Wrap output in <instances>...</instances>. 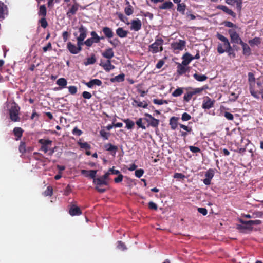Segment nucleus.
Here are the masks:
<instances>
[{
  "mask_svg": "<svg viewBox=\"0 0 263 263\" xmlns=\"http://www.w3.org/2000/svg\"><path fill=\"white\" fill-rule=\"evenodd\" d=\"M144 174V170L140 168L136 170L135 173V176L138 178H140Z\"/></svg>",
  "mask_w": 263,
  "mask_h": 263,
  "instance_id": "51",
  "label": "nucleus"
},
{
  "mask_svg": "<svg viewBox=\"0 0 263 263\" xmlns=\"http://www.w3.org/2000/svg\"><path fill=\"white\" fill-rule=\"evenodd\" d=\"M102 55L107 60H111L114 57V52L112 48H108L106 49L102 52Z\"/></svg>",
  "mask_w": 263,
  "mask_h": 263,
  "instance_id": "11",
  "label": "nucleus"
},
{
  "mask_svg": "<svg viewBox=\"0 0 263 263\" xmlns=\"http://www.w3.org/2000/svg\"><path fill=\"white\" fill-rule=\"evenodd\" d=\"M96 62V59L94 57H91L90 58H88L87 59V61L85 62V65H88L90 64H93Z\"/></svg>",
  "mask_w": 263,
  "mask_h": 263,
  "instance_id": "48",
  "label": "nucleus"
},
{
  "mask_svg": "<svg viewBox=\"0 0 263 263\" xmlns=\"http://www.w3.org/2000/svg\"><path fill=\"white\" fill-rule=\"evenodd\" d=\"M224 117L229 120H232L234 118L233 115L229 112H224Z\"/></svg>",
  "mask_w": 263,
  "mask_h": 263,
  "instance_id": "64",
  "label": "nucleus"
},
{
  "mask_svg": "<svg viewBox=\"0 0 263 263\" xmlns=\"http://www.w3.org/2000/svg\"><path fill=\"white\" fill-rule=\"evenodd\" d=\"M250 92L251 95L255 98L258 99L259 98L258 92L255 91L252 86H250Z\"/></svg>",
  "mask_w": 263,
  "mask_h": 263,
  "instance_id": "47",
  "label": "nucleus"
},
{
  "mask_svg": "<svg viewBox=\"0 0 263 263\" xmlns=\"http://www.w3.org/2000/svg\"><path fill=\"white\" fill-rule=\"evenodd\" d=\"M133 105L146 108L148 106V103L145 101L142 102L139 100H134L133 102Z\"/></svg>",
  "mask_w": 263,
  "mask_h": 263,
  "instance_id": "24",
  "label": "nucleus"
},
{
  "mask_svg": "<svg viewBox=\"0 0 263 263\" xmlns=\"http://www.w3.org/2000/svg\"><path fill=\"white\" fill-rule=\"evenodd\" d=\"M182 64L187 65L192 60H194L193 57L189 53H186L183 56Z\"/></svg>",
  "mask_w": 263,
  "mask_h": 263,
  "instance_id": "22",
  "label": "nucleus"
},
{
  "mask_svg": "<svg viewBox=\"0 0 263 263\" xmlns=\"http://www.w3.org/2000/svg\"><path fill=\"white\" fill-rule=\"evenodd\" d=\"M90 35L91 36V37H95V38H97L98 39V40H104L105 37L104 36H100L98 35V34L96 33V31H91L90 32Z\"/></svg>",
  "mask_w": 263,
  "mask_h": 263,
  "instance_id": "53",
  "label": "nucleus"
},
{
  "mask_svg": "<svg viewBox=\"0 0 263 263\" xmlns=\"http://www.w3.org/2000/svg\"><path fill=\"white\" fill-rule=\"evenodd\" d=\"M261 43V40L259 37H254L252 40L249 41V43L251 46H254V45H258L260 44Z\"/></svg>",
  "mask_w": 263,
  "mask_h": 263,
  "instance_id": "39",
  "label": "nucleus"
},
{
  "mask_svg": "<svg viewBox=\"0 0 263 263\" xmlns=\"http://www.w3.org/2000/svg\"><path fill=\"white\" fill-rule=\"evenodd\" d=\"M46 8L45 5H43L40 6L39 8V11L38 12V15L43 17H45L46 15Z\"/></svg>",
  "mask_w": 263,
  "mask_h": 263,
  "instance_id": "36",
  "label": "nucleus"
},
{
  "mask_svg": "<svg viewBox=\"0 0 263 263\" xmlns=\"http://www.w3.org/2000/svg\"><path fill=\"white\" fill-rule=\"evenodd\" d=\"M67 6L70 8L66 12V15L68 18H71L72 15L76 14L80 5L76 0H73V4L72 5L70 4H68Z\"/></svg>",
  "mask_w": 263,
  "mask_h": 263,
  "instance_id": "4",
  "label": "nucleus"
},
{
  "mask_svg": "<svg viewBox=\"0 0 263 263\" xmlns=\"http://www.w3.org/2000/svg\"><path fill=\"white\" fill-rule=\"evenodd\" d=\"M39 143L42 145L41 150L46 153L48 151V146L51 144L52 141L48 139H41L39 140Z\"/></svg>",
  "mask_w": 263,
  "mask_h": 263,
  "instance_id": "6",
  "label": "nucleus"
},
{
  "mask_svg": "<svg viewBox=\"0 0 263 263\" xmlns=\"http://www.w3.org/2000/svg\"><path fill=\"white\" fill-rule=\"evenodd\" d=\"M104 148L106 151L110 152L113 156L116 155L118 150V147L117 146L113 145L110 143L106 144L104 145Z\"/></svg>",
  "mask_w": 263,
  "mask_h": 263,
  "instance_id": "16",
  "label": "nucleus"
},
{
  "mask_svg": "<svg viewBox=\"0 0 263 263\" xmlns=\"http://www.w3.org/2000/svg\"><path fill=\"white\" fill-rule=\"evenodd\" d=\"M226 3L230 5H236L238 11H240L242 8V0H226Z\"/></svg>",
  "mask_w": 263,
  "mask_h": 263,
  "instance_id": "14",
  "label": "nucleus"
},
{
  "mask_svg": "<svg viewBox=\"0 0 263 263\" xmlns=\"http://www.w3.org/2000/svg\"><path fill=\"white\" fill-rule=\"evenodd\" d=\"M102 31L104 34V37H105L108 39L113 37L114 33L112 29L108 27H103L102 28Z\"/></svg>",
  "mask_w": 263,
  "mask_h": 263,
  "instance_id": "13",
  "label": "nucleus"
},
{
  "mask_svg": "<svg viewBox=\"0 0 263 263\" xmlns=\"http://www.w3.org/2000/svg\"><path fill=\"white\" fill-rule=\"evenodd\" d=\"M20 110L18 105L15 103H13L9 111L10 118L12 121H20V118L18 116Z\"/></svg>",
  "mask_w": 263,
  "mask_h": 263,
  "instance_id": "3",
  "label": "nucleus"
},
{
  "mask_svg": "<svg viewBox=\"0 0 263 263\" xmlns=\"http://www.w3.org/2000/svg\"><path fill=\"white\" fill-rule=\"evenodd\" d=\"M242 224L245 225H248L250 226L254 225H259L261 223V221L260 220H249V221H241Z\"/></svg>",
  "mask_w": 263,
  "mask_h": 263,
  "instance_id": "30",
  "label": "nucleus"
},
{
  "mask_svg": "<svg viewBox=\"0 0 263 263\" xmlns=\"http://www.w3.org/2000/svg\"><path fill=\"white\" fill-rule=\"evenodd\" d=\"M181 64L178 63L177 67V72L179 75H182L188 70V67Z\"/></svg>",
  "mask_w": 263,
  "mask_h": 263,
  "instance_id": "21",
  "label": "nucleus"
},
{
  "mask_svg": "<svg viewBox=\"0 0 263 263\" xmlns=\"http://www.w3.org/2000/svg\"><path fill=\"white\" fill-rule=\"evenodd\" d=\"M229 33L230 34L231 42L232 43L240 44L242 42L241 38L239 37L238 34L236 31L230 30L229 31Z\"/></svg>",
  "mask_w": 263,
  "mask_h": 263,
  "instance_id": "7",
  "label": "nucleus"
},
{
  "mask_svg": "<svg viewBox=\"0 0 263 263\" xmlns=\"http://www.w3.org/2000/svg\"><path fill=\"white\" fill-rule=\"evenodd\" d=\"M6 8V7L4 6V3L0 2V17H3Z\"/></svg>",
  "mask_w": 263,
  "mask_h": 263,
  "instance_id": "55",
  "label": "nucleus"
},
{
  "mask_svg": "<svg viewBox=\"0 0 263 263\" xmlns=\"http://www.w3.org/2000/svg\"><path fill=\"white\" fill-rule=\"evenodd\" d=\"M130 29L134 31H138L141 29L142 23L141 20L138 18L132 20L130 23Z\"/></svg>",
  "mask_w": 263,
  "mask_h": 263,
  "instance_id": "8",
  "label": "nucleus"
},
{
  "mask_svg": "<svg viewBox=\"0 0 263 263\" xmlns=\"http://www.w3.org/2000/svg\"><path fill=\"white\" fill-rule=\"evenodd\" d=\"M163 42L164 41L162 39L157 36L155 42L148 46V51L153 54L162 51Z\"/></svg>",
  "mask_w": 263,
  "mask_h": 263,
  "instance_id": "2",
  "label": "nucleus"
},
{
  "mask_svg": "<svg viewBox=\"0 0 263 263\" xmlns=\"http://www.w3.org/2000/svg\"><path fill=\"white\" fill-rule=\"evenodd\" d=\"M240 45H241L243 49V54L249 55L251 53V49L249 46L246 44L242 42Z\"/></svg>",
  "mask_w": 263,
  "mask_h": 263,
  "instance_id": "31",
  "label": "nucleus"
},
{
  "mask_svg": "<svg viewBox=\"0 0 263 263\" xmlns=\"http://www.w3.org/2000/svg\"><path fill=\"white\" fill-rule=\"evenodd\" d=\"M69 92L72 94L74 95L77 92V88L74 86H70L68 87Z\"/></svg>",
  "mask_w": 263,
  "mask_h": 263,
  "instance_id": "59",
  "label": "nucleus"
},
{
  "mask_svg": "<svg viewBox=\"0 0 263 263\" xmlns=\"http://www.w3.org/2000/svg\"><path fill=\"white\" fill-rule=\"evenodd\" d=\"M208 87L206 86H203L202 87L200 88H196L192 89L194 93V95L196 94H200L201 92H202L203 90L206 89Z\"/></svg>",
  "mask_w": 263,
  "mask_h": 263,
  "instance_id": "43",
  "label": "nucleus"
},
{
  "mask_svg": "<svg viewBox=\"0 0 263 263\" xmlns=\"http://www.w3.org/2000/svg\"><path fill=\"white\" fill-rule=\"evenodd\" d=\"M117 243H118L117 248L119 249H121L122 250H124L126 249L125 245L123 242H122L121 241H118Z\"/></svg>",
  "mask_w": 263,
  "mask_h": 263,
  "instance_id": "58",
  "label": "nucleus"
},
{
  "mask_svg": "<svg viewBox=\"0 0 263 263\" xmlns=\"http://www.w3.org/2000/svg\"><path fill=\"white\" fill-rule=\"evenodd\" d=\"M67 49L72 54H77L80 51V48H77V46L72 44L71 42L67 43Z\"/></svg>",
  "mask_w": 263,
  "mask_h": 263,
  "instance_id": "18",
  "label": "nucleus"
},
{
  "mask_svg": "<svg viewBox=\"0 0 263 263\" xmlns=\"http://www.w3.org/2000/svg\"><path fill=\"white\" fill-rule=\"evenodd\" d=\"M144 116L148 117L151 120L149 123L148 124V126H152L153 127H157L159 124V120L154 118L151 115L145 113Z\"/></svg>",
  "mask_w": 263,
  "mask_h": 263,
  "instance_id": "10",
  "label": "nucleus"
},
{
  "mask_svg": "<svg viewBox=\"0 0 263 263\" xmlns=\"http://www.w3.org/2000/svg\"><path fill=\"white\" fill-rule=\"evenodd\" d=\"M82 96L85 99H89L91 98L92 95L90 92L88 91H84L82 93Z\"/></svg>",
  "mask_w": 263,
  "mask_h": 263,
  "instance_id": "63",
  "label": "nucleus"
},
{
  "mask_svg": "<svg viewBox=\"0 0 263 263\" xmlns=\"http://www.w3.org/2000/svg\"><path fill=\"white\" fill-rule=\"evenodd\" d=\"M124 12L125 14L129 16L133 13V9L131 5L127 6L124 8Z\"/></svg>",
  "mask_w": 263,
  "mask_h": 263,
  "instance_id": "41",
  "label": "nucleus"
},
{
  "mask_svg": "<svg viewBox=\"0 0 263 263\" xmlns=\"http://www.w3.org/2000/svg\"><path fill=\"white\" fill-rule=\"evenodd\" d=\"M216 8L222 10L225 13L232 16L233 17H236V14L231 10L228 8V7L224 5H218Z\"/></svg>",
  "mask_w": 263,
  "mask_h": 263,
  "instance_id": "15",
  "label": "nucleus"
},
{
  "mask_svg": "<svg viewBox=\"0 0 263 263\" xmlns=\"http://www.w3.org/2000/svg\"><path fill=\"white\" fill-rule=\"evenodd\" d=\"M67 83V81L64 78H60L57 81V84L62 87H65Z\"/></svg>",
  "mask_w": 263,
  "mask_h": 263,
  "instance_id": "40",
  "label": "nucleus"
},
{
  "mask_svg": "<svg viewBox=\"0 0 263 263\" xmlns=\"http://www.w3.org/2000/svg\"><path fill=\"white\" fill-rule=\"evenodd\" d=\"M77 48H80V51L82 50V47L81 46L84 44V42H83V41L84 40L83 39H79V38H77Z\"/></svg>",
  "mask_w": 263,
  "mask_h": 263,
  "instance_id": "60",
  "label": "nucleus"
},
{
  "mask_svg": "<svg viewBox=\"0 0 263 263\" xmlns=\"http://www.w3.org/2000/svg\"><path fill=\"white\" fill-rule=\"evenodd\" d=\"M191 116L186 112H184L182 115L181 119L183 121H189V120L191 119Z\"/></svg>",
  "mask_w": 263,
  "mask_h": 263,
  "instance_id": "50",
  "label": "nucleus"
},
{
  "mask_svg": "<svg viewBox=\"0 0 263 263\" xmlns=\"http://www.w3.org/2000/svg\"><path fill=\"white\" fill-rule=\"evenodd\" d=\"M142 118L138 119L137 121L136 122V124L139 128H141L142 129H145L146 127L144 125L142 124Z\"/></svg>",
  "mask_w": 263,
  "mask_h": 263,
  "instance_id": "45",
  "label": "nucleus"
},
{
  "mask_svg": "<svg viewBox=\"0 0 263 263\" xmlns=\"http://www.w3.org/2000/svg\"><path fill=\"white\" fill-rule=\"evenodd\" d=\"M178 118L176 117H172L170 120V125L171 128L173 130H175L178 126Z\"/></svg>",
  "mask_w": 263,
  "mask_h": 263,
  "instance_id": "26",
  "label": "nucleus"
},
{
  "mask_svg": "<svg viewBox=\"0 0 263 263\" xmlns=\"http://www.w3.org/2000/svg\"><path fill=\"white\" fill-rule=\"evenodd\" d=\"M80 147L85 149H89L91 148L90 145L87 142H79Z\"/></svg>",
  "mask_w": 263,
  "mask_h": 263,
  "instance_id": "44",
  "label": "nucleus"
},
{
  "mask_svg": "<svg viewBox=\"0 0 263 263\" xmlns=\"http://www.w3.org/2000/svg\"><path fill=\"white\" fill-rule=\"evenodd\" d=\"M116 33L119 37L121 38H125L127 37L128 31L124 30L122 27H119L116 30Z\"/></svg>",
  "mask_w": 263,
  "mask_h": 263,
  "instance_id": "20",
  "label": "nucleus"
},
{
  "mask_svg": "<svg viewBox=\"0 0 263 263\" xmlns=\"http://www.w3.org/2000/svg\"><path fill=\"white\" fill-rule=\"evenodd\" d=\"M193 77L195 79L199 82L204 81L208 79V77L205 75L199 74L196 73L194 74Z\"/></svg>",
  "mask_w": 263,
  "mask_h": 263,
  "instance_id": "33",
  "label": "nucleus"
},
{
  "mask_svg": "<svg viewBox=\"0 0 263 263\" xmlns=\"http://www.w3.org/2000/svg\"><path fill=\"white\" fill-rule=\"evenodd\" d=\"M125 74L124 73L120 74L110 79V81L114 82H122L124 81Z\"/></svg>",
  "mask_w": 263,
  "mask_h": 263,
  "instance_id": "28",
  "label": "nucleus"
},
{
  "mask_svg": "<svg viewBox=\"0 0 263 263\" xmlns=\"http://www.w3.org/2000/svg\"><path fill=\"white\" fill-rule=\"evenodd\" d=\"M171 48L175 51H181L185 46V42L184 40H179L178 41L171 43Z\"/></svg>",
  "mask_w": 263,
  "mask_h": 263,
  "instance_id": "5",
  "label": "nucleus"
},
{
  "mask_svg": "<svg viewBox=\"0 0 263 263\" xmlns=\"http://www.w3.org/2000/svg\"><path fill=\"white\" fill-rule=\"evenodd\" d=\"M97 170H90V171H87L85 170H83L81 171V173L82 174H86V173H89L88 175H86V176H89L91 178L93 179V180H94V178H96V175L97 174Z\"/></svg>",
  "mask_w": 263,
  "mask_h": 263,
  "instance_id": "27",
  "label": "nucleus"
},
{
  "mask_svg": "<svg viewBox=\"0 0 263 263\" xmlns=\"http://www.w3.org/2000/svg\"><path fill=\"white\" fill-rule=\"evenodd\" d=\"M100 65L106 71H109L115 68V66L111 64L110 60H107L105 62L101 61Z\"/></svg>",
  "mask_w": 263,
  "mask_h": 263,
  "instance_id": "9",
  "label": "nucleus"
},
{
  "mask_svg": "<svg viewBox=\"0 0 263 263\" xmlns=\"http://www.w3.org/2000/svg\"><path fill=\"white\" fill-rule=\"evenodd\" d=\"M40 23L41 26L44 28H46L48 25V23L46 20L45 17H43L41 18V19L40 20Z\"/></svg>",
  "mask_w": 263,
  "mask_h": 263,
  "instance_id": "49",
  "label": "nucleus"
},
{
  "mask_svg": "<svg viewBox=\"0 0 263 263\" xmlns=\"http://www.w3.org/2000/svg\"><path fill=\"white\" fill-rule=\"evenodd\" d=\"M79 32L80 35L77 38L84 40L87 36V30L84 26L81 25L79 28Z\"/></svg>",
  "mask_w": 263,
  "mask_h": 263,
  "instance_id": "19",
  "label": "nucleus"
},
{
  "mask_svg": "<svg viewBox=\"0 0 263 263\" xmlns=\"http://www.w3.org/2000/svg\"><path fill=\"white\" fill-rule=\"evenodd\" d=\"M123 176L120 173L118 176L115 178L114 180L116 183H120L123 180Z\"/></svg>",
  "mask_w": 263,
  "mask_h": 263,
  "instance_id": "61",
  "label": "nucleus"
},
{
  "mask_svg": "<svg viewBox=\"0 0 263 263\" xmlns=\"http://www.w3.org/2000/svg\"><path fill=\"white\" fill-rule=\"evenodd\" d=\"M93 182L94 184L98 185H108V182L106 180H105L102 177L97 178H94V180H93Z\"/></svg>",
  "mask_w": 263,
  "mask_h": 263,
  "instance_id": "25",
  "label": "nucleus"
},
{
  "mask_svg": "<svg viewBox=\"0 0 263 263\" xmlns=\"http://www.w3.org/2000/svg\"><path fill=\"white\" fill-rule=\"evenodd\" d=\"M69 214L71 216L79 215L81 214L80 209L79 207L72 206L69 209Z\"/></svg>",
  "mask_w": 263,
  "mask_h": 263,
  "instance_id": "23",
  "label": "nucleus"
},
{
  "mask_svg": "<svg viewBox=\"0 0 263 263\" xmlns=\"http://www.w3.org/2000/svg\"><path fill=\"white\" fill-rule=\"evenodd\" d=\"M214 102V100L207 97L206 99L204 100L202 107L203 109H209L213 107Z\"/></svg>",
  "mask_w": 263,
  "mask_h": 263,
  "instance_id": "12",
  "label": "nucleus"
},
{
  "mask_svg": "<svg viewBox=\"0 0 263 263\" xmlns=\"http://www.w3.org/2000/svg\"><path fill=\"white\" fill-rule=\"evenodd\" d=\"M189 149L193 153H199L201 151L199 147H195L194 146H190Z\"/></svg>",
  "mask_w": 263,
  "mask_h": 263,
  "instance_id": "57",
  "label": "nucleus"
},
{
  "mask_svg": "<svg viewBox=\"0 0 263 263\" xmlns=\"http://www.w3.org/2000/svg\"><path fill=\"white\" fill-rule=\"evenodd\" d=\"M216 36L222 42L218 43L217 52L219 54H222L227 52L229 56L233 55V57H234L235 54L233 53V50L228 39L219 33H217Z\"/></svg>",
  "mask_w": 263,
  "mask_h": 263,
  "instance_id": "1",
  "label": "nucleus"
},
{
  "mask_svg": "<svg viewBox=\"0 0 263 263\" xmlns=\"http://www.w3.org/2000/svg\"><path fill=\"white\" fill-rule=\"evenodd\" d=\"M174 6L173 3L170 1L164 2L162 5L159 6L160 9H169Z\"/></svg>",
  "mask_w": 263,
  "mask_h": 263,
  "instance_id": "29",
  "label": "nucleus"
},
{
  "mask_svg": "<svg viewBox=\"0 0 263 263\" xmlns=\"http://www.w3.org/2000/svg\"><path fill=\"white\" fill-rule=\"evenodd\" d=\"M123 122L126 124V127L128 129H132L135 125V123L129 119H124Z\"/></svg>",
  "mask_w": 263,
  "mask_h": 263,
  "instance_id": "34",
  "label": "nucleus"
},
{
  "mask_svg": "<svg viewBox=\"0 0 263 263\" xmlns=\"http://www.w3.org/2000/svg\"><path fill=\"white\" fill-rule=\"evenodd\" d=\"M13 133L17 137L16 140H18L22 136L23 129L20 127H15L13 129Z\"/></svg>",
  "mask_w": 263,
  "mask_h": 263,
  "instance_id": "32",
  "label": "nucleus"
},
{
  "mask_svg": "<svg viewBox=\"0 0 263 263\" xmlns=\"http://www.w3.org/2000/svg\"><path fill=\"white\" fill-rule=\"evenodd\" d=\"M153 102L154 104H157V105H162L164 103H167V102L166 100H163L162 99H154Z\"/></svg>",
  "mask_w": 263,
  "mask_h": 263,
  "instance_id": "54",
  "label": "nucleus"
},
{
  "mask_svg": "<svg viewBox=\"0 0 263 263\" xmlns=\"http://www.w3.org/2000/svg\"><path fill=\"white\" fill-rule=\"evenodd\" d=\"M214 171L212 169L209 170L205 173V177L206 178H209L210 179H212V178L214 176Z\"/></svg>",
  "mask_w": 263,
  "mask_h": 263,
  "instance_id": "46",
  "label": "nucleus"
},
{
  "mask_svg": "<svg viewBox=\"0 0 263 263\" xmlns=\"http://www.w3.org/2000/svg\"><path fill=\"white\" fill-rule=\"evenodd\" d=\"M72 133L74 135H76V136H80L83 133L82 131L81 130L78 129L77 127H74L73 129Z\"/></svg>",
  "mask_w": 263,
  "mask_h": 263,
  "instance_id": "56",
  "label": "nucleus"
},
{
  "mask_svg": "<svg viewBox=\"0 0 263 263\" xmlns=\"http://www.w3.org/2000/svg\"><path fill=\"white\" fill-rule=\"evenodd\" d=\"M102 84L101 80L95 79L85 83V85L89 88H92L95 86H100Z\"/></svg>",
  "mask_w": 263,
  "mask_h": 263,
  "instance_id": "17",
  "label": "nucleus"
},
{
  "mask_svg": "<svg viewBox=\"0 0 263 263\" xmlns=\"http://www.w3.org/2000/svg\"><path fill=\"white\" fill-rule=\"evenodd\" d=\"M194 95H195L192 89L190 91H188L186 93H185L183 97L184 101L185 102H189Z\"/></svg>",
  "mask_w": 263,
  "mask_h": 263,
  "instance_id": "35",
  "label": "nucleus"
},
{
  "mask_svg": "<svg viewBox=\"0 0 263 263\" xmlns=\"http://www.w3.org/2000/svg\"><path fill=\"white\" fill-rule=\"evenodd\" d=\"M186 5L184 3H180L177 5V10L182 14L185 13Z\"/></svg>",
  "mask_w": 263,
  "mask_h": 263,
  "instance_id": "37",
  "label": "nucleus"
},
{
  "mask_svg": "<svg viewBox=\"0 0 263 263\" xmlns=\"http://www.w3.org/2000/svg\"><path fill=\"white\" fill-rule=\"evenodd\" d=\"M53 194L52 187L48 186L46 191H44L43 194L45 196H51Z\"/></svg>",
  "mask_w": 263,
  "mask_h": 263,
  "instance_id": "42",
  "label": "nucleus"
},
{
  "mask_svg": "<svg viewBox=\"0 0 263 263\" xmlns=\"http://www.w3.org/2000/svg\"><path fill=\"white\" fill-rule=\"evenodd\" d=\"M19 151L20 153L24 154L26 152L25 144L23 142H21L19 146Z\"/></svg>",
  "mask_w": 263,
  "mask_h": 263,
  "instance_id": "52",
  "label": "nucleus"
},
{
  "mask_svg": "<svg viewBox=\"0 0 263 263\" xmlns=\"http://www.w3.org/2000/svg\"><path fill=\"white\" fill-rule=\"evenodd\" d=\"M183 93V88L179 87L177 88L173 93L172 96L174 97L180 96Z\"/></svg>",
  "mask_w": 263,
  "mask_h": 263,
  "instance_id": "38",
  "label": "nucleus"
},
{
  "mask_svg": "<svg viewBox=\"0 0 263 263\" xmlns=\"http://www.w3.org/2000/svg\"><path fill=\"white\" fill-rule=\"evenodd\" d=\"M100 135L105 139H107L109 136V133H107L104 130H101L100 132Z\"/></svg>",
  "mask_w": 263,
  "mask_h": 263,
  "instance_id": "62",
  "label": "nucleus"
}]
</instances>
